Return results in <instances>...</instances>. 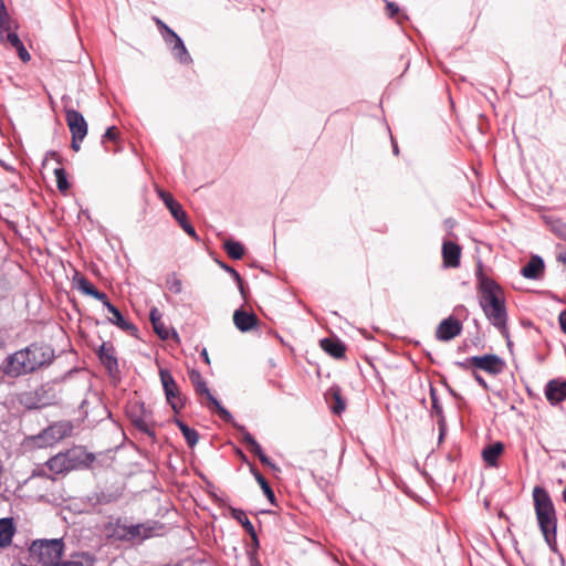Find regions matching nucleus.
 Segmentation results:
<instances>
[{"mask_svg": "<svg viewBox=\"0 0 566 566\" xmlns=\"http://www.w3.org/2000/svg\"><path fill=\"white\" fill-rule=\"evenodd\" d=\"M53 358L54 350L50 346L31 344L24 349L8 356L2 369L9 377H19L49 365Z\"/></svg>", "mask_w": 566, "mask_h": 566, "instance_id": "f257e3e1", "label": "nucleus"}, {"mask_svg": "<svg viewBox=\"0 0 566 566\" xmlns=\"http://www.w3.org/2000/svg\"><path fill=\"white\" fill-rule=\"evenodd\" d=\"M157 528V522L147 521L134 524L127 517L109 516L102 526V532L109 541L134 545L153 537Z\"/></svg>", "mask_w": 566, "mask_h": 566, "instance_id": "f03ea898", "label": "nucleus"}, {"mask_svg": "<svg viewBox=\"0 0 566 566\" xmlns=\"http://www.w3.org/2000/svg\"><path fill=\"white\" fill-rule=\"evenodd\" d=\"M480 305L491 324L504 333L507 313L502 290L495 282L485 280L481 283Z\"/></svg>", "mask_w": 566, "mask_h": 566, "instance_id": "7ed1b4c3", "label": "nucleus"}, {"mask_svg": "<svg viewBox=\"0 0 566 566\" xmlns=\"http://www.w3.org/2000/svg\"><path fill=\"white\" fill-rule=\"evenodd\" d=\"M534 506L539 528L545 541L552 545L556 539L557 518L553 501L548 492L541 486L533 490Z\"/></svg>", "mask_w": 566, "mask_h": 566, "instance_id": "20e7f679", "label": "nucleus"}, {"mask_svg": "<svg viewBox=\"0 0 566 566\" xmlns=\"http://www.w3.org/2000/svg\"><path fill=\"white\" fill-rule=\"evenodd\" d=\"M64 549V543L61 538L35 539L29 554L32 562L41 566H55L61 560Z\"/></svg>", "mask_w": 566, "mask_h": 566, "instance_id": "39448f33", "label": "nucleus"}, {"mask_svg": "<svg viewBox=\"0 0 566 566\" xmlns=\"http://www.w3.org/2000/svg\"><path fill=\"white\" fill-rule=\"evenodd\" d=\"M188 376L196 394L202 398L201 403L210 410L216 411L222 420L230 422L232 420L231 413L213 397L201 374L196 369H191Z\"/></svg>", "mask_w": 566, "mask_h": 566, "instance_id": "423d86ee", "label": "nucleus"}, {"mask_svg": "<svg viewBox=\"0 0 566 566\" xmlns=\"http://www.w3.org/2000/svg\"><path fill=\"white\" fill-rule=\"evenodd\" d=\"M85 452L82 448H72L60 452L46 461V467L55 474H65L84 464Z\"/></svg>", "mask_w": 566, "mask_h": 566, "instance_id": "0eeeda50", "label": "nucleus"}, {"mask_svg": "<svg viewBox=\"0 0 566 566\" xmlns=\"http://www.w3.org/2000/svg\"><path fill=\"white\" fill-rule=\"evenodd\" d=\"M56 399L55 390L50 384L23 391L18 396V401L27 409H40L54 403Z\"/></svg>", "mask_w": 566, "mask_h": 566, "instance_id": "6e6552de", "label": "nucleus"}, {"mask_svg": "<svg viewBox=\"0 0 566 566\" xmlns=\"http://www.w3.org/2000/svg\"><path fill=\"white\" fill-rule=\"evenodd\" d=\"M73 431V426L70 421H60L51 424L39 433L34 440L38 447H51L65 437H69Z\"/></svg>", "mask_w": 566, "mask_h": 566, "instance_id": "1a4fd4ad", "label": "nucleus"}, {"mask_svg": "<svg viewBox=\"0 0 566 566\" xmlns=\"http://www.w3.org/2000/svg\"><path fill=\"white\" fill-rule=\"evenodd\" d=\"M159 376L168 403L175 412H178L185 406V398L182 397L178 385L170 371L167 369H160Z\"/></svg>", "mask_w": 566, "mask_h": 566, "instance_id": "9d476101", "label": "nucleus"}, {"mask_svg": "<svg viewBox=\"0 0 566 566\" xmlns=\"http://www.w3.org/2000/svg\"><path fill=\"white\" fill-rule=\"evenodd\" d=\"M471 363L475 369H481L493 376L501 374L505 368V361L495 354L471 356Z\"/></svg>", "mask_w": 566, "mask_h": 566, "instance_id": "9b49d317", "label": "nucleus"}, {"mask_svg": "<svg viewBox=\"0 0 566 566\" xmlns=\"http://www.w3.org/2000/svg\"><path fill=\"white\" fill-rule=\"evenodd\" d=\"M65 119L72 135H75L76 138H85L87 134V123L80 112L65 108Z\"/></svg>", "mask_w": 566, "mask_h": 566, "instance_id": "f8f14e48", "label": "nucleus"}, {"mask_svg": "<svg viewBox=\"0 0 566 566\" xmlns=\"http://www.w3.org/2000/svg\"><path fill=\"white\" fill-rule=\"evenodd\" d=\"M462 325L453 317L443 319L437 327L436 336L439 340L449 342L461 334Z\"/></svg>", "mask_w": 566, "mask_h": 566, "instance_id": "ddd939ff", "label": "nucleus"}, {"mask_svg": "<svg viewBox=\"0 0 566 566\" xmlns=\"http://www.w3.org/2000/svg\"><path fill=\"white\" fill-rule=\"evenodd\" d=\"M546 399L552 405H557L566 399V380L552 379L545 387Z\"/></svg>", "mask_w": 566, "mask_h": 566, "instance_id": "4468645a", "label": "nucleus"}, {"mask_svg": "<svg viewBox=\"0 0 566 566\" xmlns=\"http://www.w3.org/2000/svg\"><path fill=\"white\" fill-rule=\"evenodd\" d=\"M442 259L446 268H459L461 259V247L451 241H444L442 244Z\"/></svg>", "mask_w": 566, "mask_h": 566, "instance_id": "2eb2a0df", "label": "nucleus"}, {"mask_svg": "<svg viewBox=\"0 0 566 566\" xmlns=\"http://www.w3.org/2000/svg\"><path fill=\"white\" fill-rule=\"evenodd\" d=\"M101 363L106 367L109 374L118 371V363L115 348L109 343H103L97 352Z\"/></svg>", "mask_w": 566, "mask_h": 566, "instance_id": "dca6fc26", "label": "nucleus"}, {"mask_svg": "<svg viewBox=\"0 0 566 566\" xmlns=\"http://www.w3.org/2000/svg\"><path fill=\"white\" fill-rule=\"evenodd\" d=\"M233 323L241 332H249L258 324V317L253 313L237 310L233 314Z\"/></svg>", "mask_w": 566, "mask_h": 566, "instance_id": "f3484780", "label": "nucleus"}, {"mask_svg": "<svg viewBox=\"0 0 566 566\" xmlns=\"http://www.w3.org/2000/svg\"><path fill=\"white\" fill-rule=\"evenodd\" d=\"M544 272V261L538 255H533L527 264L523 266L521 273L526 279L537 280Z\"/></svg>", "mask_w": 566, "mask_h": 566, "instance_id": "a211bd4d", "label": "nucleus"}, {"mask_svg": "<svg viewBox=\"0 0 566 566\" xmlns=\"http://www.w3.org/2000/svg\"><path fill=\"white\" fill-rule=\"evenodd\" d=\"M321 347L324 352L331 355L334 358H343L345 356L346 346L344 343L337 338H323L319 342Z\"/></svg>", "mask_w": 566, "mask_h": 566, "instance_id": "6ab92c4d", "label": "nucleus"}, {"mask_svg": "<svg viewBox=\"0 0 566 566\" xmlns=\"http://www.w3.org/2000/svg\"><path fill=\"white\" fill-rule=\"evenodd\" d=\"M158 195L161 198V200L164 201V203L166 205V207L169 209L172 217L178 222L181 221L182 219H185V217H187V213L182 209L181 205L179 202H177L169 192L159 190Z\"/></svg>", "mask_w": 566, "mask_h": 566, "instance_id": "aec40b11", "label": "nucleus"}, {"mask_svg": "<svg viewBox=\"0 0 566 566\" xmlns=\"http://www.w3.org/2000/svg\"><path fill=\"white\" fill-rule=\"evenodd\" d=\"M107 311L112 314V316L108 317V321L112 324L126 332L136 331L135 325L127 322L116 306L113 304H107Z\"/></svg>", "mask_w": 566, "mask_h": 566, "instance_id": "412c9836", "label": "nucleus"}, {"mask_svg": "<svg viewBox=\"0 0 566 566\" xmlns=\"http://www.w3.org/2000/svg\"><path fill=\"white\" fill-rule=\"evenodd\" d=\"M14 532L12 518H0V547L11 544Z\"/></svg>", "mask_w": 566, "mask_h": 566, "instance_id": "4be33fe9", "label": "nucleus"}, {"mask_svg": "<svg viewBox=\"0 0 566 566\" xmlns=\"http://www.w3.org/2000/svg\"><path fill=\"white\" fill-rule=\"evenodd\" d=\"M503 450L504 446L502 442H494L483 449L482 458L489 465L494 467Z\"/></svg>", "mask_w": 566, "mask_h": 566, "instance_id": "5701e85b", "label": "nucleus"}, {"mask_svg": "<svg viewBox=\"0 0 566 566\" xmlns=\"http://www.w3.org/2000/svg\"><path fill=\"white\" fill-rule=\"evenodd\" d=\"M430 398H431V412L438 417V424L440 427V440L444 433V416L442 407L439 402V397L437 390L433 387H430Z\"/></svg>", "mask_w": 566, "mask_h": 566, "instance_id": "b1692460", "label": "nucleus"}, {"mask_svg": "<svg viewBox=\"0 0 566 566\" xmlns=\"http://www.w3.org/2000/svg\"><path fill=\"white\" fill-rule=\"evenodd\" d=\"M171 53L176 60H178L182 64L191 63V56L188 53L184 41L181 39L176 40L174 44L170 46Z\"/></svg>", "mask_w": 566, "mask_h": 566, "instance_id": "393cba45", "label": "nucleus"}, {"mask_svg": "<svg viewBox=\"0 0 566 566\" xmlns=\"http://www.w3.org/2000/svg\"><path fill=\"white\" fill-rule=\"evenodd\" d=\"M223 249L227 252V254L233 259V260H240L244 255V248L243 245L233 240H227L223 243Z\"/></svg>", "mask_w": 566, "mask_h": 566, "instance_id": "a878e982", "label": "nucleus"}, {"mask_svg": "<svg viewBox=\"0 0 566 566\" xmlns=\"http://www.w3.org/2000/svg\"><path fill=\"white\" fill-rule=\"evenodd\" d=\"M176 423L178 426V428L180 429L181 433L184 434L187 443L189 447H193L197 444L198 442V433L195 429H191L190 427H188L185 422L180 421V420H176Z\"/></svg>", "mask_w": 566, "mask_h": 566, "instance_id": "bb28decb", "label": "nucleus"}, {"mask_svg": "<svg viewBox=\"0 0 566 566\" xmlns=\"http://www.w3.org/2000/svg\"><path fill=\"white\" fill-rule=\"evenodd\" d=\"M251 472L253 473L255 480L260 484L262 491L264 492L265 496L269 499L271 503H274L275 495L273 490L271 489L270 484L265 480V478L255 469L251 468Z\"/></svg>", "mask_w": 566, "mask_h": 566, "instance_id": "cd10ccee", "label": "nucleus"}, {"mask_svg": "<svg viewBox=\"0 0 566 566\" xmlns=\"http://www.w3.org/2000/svg\"><path fill=\"white\" fill-rule=\"evenodd\" d=\"M328 395L334 399V403L331 407L333 412L340 415L345 410L346 403L340 396L339 388H331Z\"/></svg>", "mask_w": 566, "mask_h": 566, "instance_id": "c85d7f7f", "label": "nucleus"}, {"mask_svg": "<svg viewBox=\"0 0 566 566\" xmlns=\"http://www.w3.org/2000/svg\"><path fill=\"white\" fill-rule=\"evenodd\" d=\"M93 558L87 553L75 554L69 560L57 562L55 566H84L85 563L92 562Z\"/></svg>", "mask_w": 566, "mask_h": 566, "instance_id": "c756f323", "label": "nucleus"}, {"mask_svg": "<svg viewBox=\"0 0 566 566\" xmlns=\"http://www.w3.org/2000/svg\"><path fill=\"white\" fill-rule=\"evenodd\" d=\"M231 516L237 520L248 533H252L254 530L253 524L250 522V520L247 517L244 511L240 509H231Z\"/></svg>", "mask_w": 566, "mask_h": 566, "instance_id": "7c9ffc66", "label": "nucleus"}, {"mask_svg": "<svg viewBox=\"0 0 566 566\" xmlns=\"http://www.w3.org/2000/svg\"><path fill=\"white\" fill-rule=\"evenodd\" d=\"M166 285H167V289L175 293V294H179L181 293L182 291V282L181 280L177 276L176 273H171L167 276L166 279Z\"/></svg>", "mask_w": 566, "mask_h": 566, "instance_id": "2f4dec72", "label": "nucleus"}, {"mask_svg": "<svg viewBox=\"0 0 566 566\" xmlns=\"http://www.w3.org/2000/svg\"><path fill=\"white\" fill-rule=\"evenodd\" d=\"M54 175L56 178V187L60 191L65 192L70 188V184L66 179V174L63 168H55Z\"/></svg>", "mask_w": 566, "mask_h": 566, "instance_id": "473e14b6", "label": "nucleus"}, {"mask_svg": "<svg viewBox=\"0 0 566 566\" xmlns=\"http://www.w3.org/2000/svg\"><path fill=\"white\" fill-rule=\"evenodd\" d=\"M219 265L227 272L229 273L233 279L234 281L237 282L238 284V287L242 294L243 297H245V292H244V286H243V281L240 276V274L233 269L231 268L230 265L223 263V262H219Z\"/></svg>", "mask_w": 566, "mask_h": 566, "instance_id": "72a5a7b5", "label": "nucleus"}, {"mask_svg": "<svg viewBox=\"0 0 566 566\" xmlns=\"http://www.w3.org/2000/svg\"><path fill=\"white\" fill-rule=\"evenodd\" d=\"M75 284L78 291L90 296L96 290V287L84 276L76 279Z\"/></svg>", "mask_w": 566, "mask_h": 566, "instance_id": "f704fd0d", "label": "nucleus"}, {"mask_svg": "<svg viewBox=\"0 0 566 566\" xmlns=\"http://www.w3.org/2000/svg\"><path fill=\"white\" fill-rule=\"evenodd\" d=\"M134 424L143 432L153 434L149 421L145 417H139L133 420Z\"/></svg>", "mask_w": 566, "mask_h": 566, "instance_id": "c9c22d12", "label": "nucleus"}, {"mask_svg": "<svg viewBox=\"0 0 566 566\" xmlns=\"http://www.w3.org/2000/svg\"><path fill=\"white\" fill-rule=\"evenodd\" d=\"M164 40L170 46L176 42V40L180 39V36L171 30L169 27H165V32H163Z\"/></svg>", "mask_w": 566, "mask_h": 566, "instance_id": "e433bc0d", "label": "nucleus"}, {"mask_svg": "<svg viewBox=\"0 0 566 566\" xmlns=\"http://www.w3.org/2000/svg\"><path fill=\"white\" fill-rule=\"evenodd\" d=\"M154 331L161 339H168L169 338V329L165 326L163 319L159 321V324L153 325Z\"/></svg>", "mask_w": 566, "mask_h": 566, "instance_id": "4c0bfd02", "label": "nucleus"}, {"mask_svg": "<svg viewBox=\"0 0 566 566\" xmlns=\"http://www.w3.org/2000/svg\"><path fill=\"white\" fill-rule=\"evenodd\" d=\"M182 230L192 238H197L195 228L188 222L187 217L178 222Z\"/></svg>", "mask_w": 566, "mask_h": 566, "instance_id": "58836bf2", "label": "nucleus"}, {"mask_svg": "<svg viewBox=\"0 0 566 566\" xmlns=\"http://www.w3.org/2000/svg\"><path fill=\"white\" fill-rule=\"evenodd\" d=\"M7 40L17 50L23 44L18 34L14 32H9L7 34Z\"/></svg>", "mask_w": 566, "mask_h": 566, "instance_id": "ea45409f", "label": "nucleus"}, {"mask_svg": "<svg viewBox=\"0 0 566 566\" xmlns=\"http://www.w3.org/2000/svg\"><path fill=\"white\" fill-rule=\"evenodd\" d=\"M556 260L566 266V249L562 244L556 245Z\"/></svg>", "mask_w": 566, "mask_h": 566, "instance_id": "a19ab883", "label": "nucleus"}, {"mask_svg": "<svg viewBox=\"0 0 566 566\" xmlns=\"http://www.w3.org/2000/svg\"><path fill=\"white\" fill-rule=\"evenodd\" d=\"M91 296L101 301L106 308H107V304H112L109 302L107 295L105 293L98 291L97 289L93 292V294Z\"/></svg>", "mask_w": 566, "mask_h": 566, "instance_id": "79ce46f5", "label": "nucleus"}, {"mask_svg": "<svg viewBox=\"0 0 566 566\" xmlns=\"http://www.w3.org/2000/svg\"><path fill=\"white\" fill-rule=\"evenodd\" d=\"M553 230L556 235H558L560 239L566 241V224L565 223H559V224L554 226Z\"/></svg>", "mask_w": 566, "mask_h": 566, "instance_id": "37998d69", "label": "nucleus"}, {"mask_svg": "<svg viewBox=\"0 0 566 566\" xmlns=\"http://www.w3.org/2000/svg\"><path fill=\"white\" fill-rule=\"evenodd\" d=\"M149 318L153 325L159 324V321H161V313L158 308L154 307L150 310Z\"/></svg>", "mask_w": 566, "mask_h": 566, "instance_id": "c03bdc74", "label": "nucleus"}, {"mask_svg": "<svg viewBox=\"0 0 566 566\" xmlns=\"http://www.w3.org/2000/svg\"><path fill=\"white\" fill-rule=\"evenodd\" d=\"M117 137V129L116 127H108L105 132V134L103 135V142L104 140H115Z\"/></svg>", "mask_w": 566, "mask_h": 566, "instance_id": "a18cd8bd", "label": "nucleus"}, {"mask_svg": "<svg viewBox=\"0 0 566 566\" xmlns=\"http://www.w3.org/2000/svg\"><path fill=\"white\" fill-rule=\"evenodd\" d=\"M455 365L464 370H469L471 368H474L473 363H471V357L467 358L463 361H457Z\"/></svg>", "mask_w": 566, "mask_h": 566, "instance_id": "49530a36", "label": "nucleus"}, {"mask_svg": "<svg viewBox=\"0 0 566 566\" xmlns=\"http://www.w3.org/2000/svg\"><path fill=\"white\" fill-rule=\"evenodd\" d=\"M472 376L473 378L475 379V381L484 389H488L489 386L486 384V381L484 380V378L479 374L476 373L475 370H472Z\"/></svg>", "mask_w": 566, "mask_h": 566, "instance_id": "de8ad7c7", "label": "nucleus"}, {"mask_svg": "<svg viewBox=\"0 0 566 566\" xmlns=\"http://www.w3.org/2000/svg\"><path fill=\"white\" fill-rule=\"evenodd\" d=\"M17 51L22 61L27 62L31 59L29 52L27 51L23 44Z\"/></svg>", "mask_w": 566, "mask_h": 566, "instance_id": "09e8293b", "label": "nucleus"}, {"mask_svg": "<svg viewBox=\"0 0 566 566\" xmlns=\"http://www.w3.org/2000/svg\"><path fill=\"white\" fill-rule=\"evenodd\" d=\"M83 139H84V138H76V136H75V135H72V144H71V146H72V149H73L74 151H78V150H80V148H81V142H82Z\"/></svg>", "mask_w": 566, "mask_h": 566, "instance_id": "8fccbe9b", "label": "nucleus"}, {"mask_svg": "<svg viewBox=\"0 0 566 566\" xmlns=\"http://www.w3.org/2000/svg\"><path fill=\"white\" fill-rule=\"evenodd\" d=\"M558 321H559V324H560V328L564 333H566V310L563 311L560 314H559V317H558Z\"/></svg>", "mask_w": 566, "mask_h": 566, "instance_id": "3c124183", "label": "nucleus"}, {"mask_svg": "<svg viewBox=\"0 0 566 566\" xmlns=\"http://www.w3.org/2000/svg\"><path fill=\"white\" fill-rule=\"evenodd\" d=\"M243 441L249 446V448L253 446V442H256V440L249 432L244 433Z\"/></svg>", "mask_w": 566, "mask_h": 566, "instance_id": "603ef678", "label": "nucleus"}, {"mask_svg": "<svg viewBox=\"0 0 566 566\" xmlns=\"http://www.w3.org/2000/svg\"><path fill=\"white\" fill-rule=\"evenodd\" d=\"M256 457L259 458V460L261 461L262 464L272 465L271 460L269 459L268 455H265V453L263 451L261 453L256 454Z\"/></svg>", "mask_w": 566, "mask_h": 566, "instance_id": "864d4df0", "label": "nucleus"}, {"mask_svg": "<svg viewBox=\"0 0 566 566\" xmlns=\"http://www.w3.org/2000/svg\"><path fill=\"white\" fill-rule=\"evenodd\" d=\"M256 457L259 458V460L261 461L262 464L272 465L271 460L269 459L268 455H265V453L263 451L261 453L256 454Z\"/></svg>", "mask_w": 566, "mask_h": 566, "instance_id": "5fc2aeb1", "label": "nucleus"}, {"mask_svg": "<svg viewBox=\"0 0 566 566\" xmlns=\"http://www.w3.org/2000/svg\"><path fill=\"white\" fill-rule=\"evenodd\" d=\"M249 535L252 539L254 548L258 549L260 544H259V538H258L255 530H253L252 533H249Z\"/></svg>", "mask_w": 566, "mask_h": 566, "instance_id": "6e6d98bb", "label": "nucleus"}, {"mask_svg": "<svg viewBox=\"0 0 566 566\" xmlns=\"http://www.w3.org/2000/svg\"><path fill=\"white\" fill-rule=\"evenodd\" d=\"M387 8L388 10L390 11V17H394L398 11H399V8L397 4L392 3V2H389L387 4Z\"/></svg>", "mask_w": 566, "mask_h": 566, "instance_id": "4d7b16f0", "label": "nucleus"}, {"mask_svg": "<svg viewBox=\"0 0 566 566\" xmlns=\"http://www.w3.org/2000/svg\"><path fill=\"white\" fill-rule=\"evenodd\" d=\"M250 451L256 455V454L261 453L263 450L256 441V442H253V446L250 448Z\"/></svg>", "mask_w": 566, "mask_h": 566, "instance_id": "13d9d810", "label": "nucleus"}, {"mask_svg": "<svg viewBox=\"0 0 566 566\" xmlns=\"http://www.w3.org/2000/svg\"><path fill=\"white\" fill-rule=\"evenodd\" d=\"M201 356H202L203 360H205L207 364H210V359H209V356H208L207 349H203V350L201 352Z\"/></svg>", "mask_w": 566, "mask_h": 566, "instance_id": "bf43d9fd", "label": "nucleus"}, {"mask_svg": "<svg viewBox=\"0 0 566 566\" xmlns=\"http://www.w3.org/2000/svg\"><path fill=\"white\" fill-rule=\"evenodd\" d=\"M156 23L159 27V29L165 32V27H167L161 20L156 19Z\"/></svg>", "mask_w": 566, "mask_h": 566, "instance_id": "052dcab7", "label": "nucleus"}, {"mask_svg": "<svg viewBox=\"0 0 566 566\" xmlns=\"http://www.w3.org/2000/svg\"><path fill=\"white\" fill-rule=\"evenodd\" d=\"M562 497L563 501L566 503V488L563 490Z\"/></svg>", "mask_w": 566, "mask_h": 566, "instance_id": "680f3d73", "label": "nucleus"}, {"mask_svg": "<svg viewBox=\"0 0 566 566\" xmlns=\"http://www.w3.org/2000/svg\"><path fill=\"white\" fill-rule=\"evenodd\" d=\"M394 153H395V154H397V153H398V147H397V146H395V147H394Z\"/></svg>", "mask_w": 566, "mask_h": 566, "instance_id": "e2e57ef3", "label": "nucleus"}]
</instances>
